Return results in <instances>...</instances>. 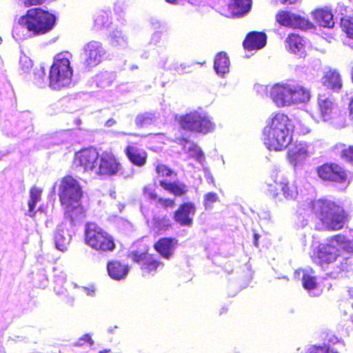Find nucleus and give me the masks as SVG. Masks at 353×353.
<instances>
[{
  "label": "nucleus",
  "instance_id": "nucleus-1",
  "mask_svg": "<svg viewBox=\"0 0 353 353\" xmlns=\"http://www.w3.org/2000/svg\"><path fill=\"white\" fill-rule=\"evenodd\" d=\"M82 188L71 176L63 177L60 182L58 195L64 210V219L70 227L81 223L85 218V210L81 205Z\"/></svg>",
  "mask_w": 353,
  "mask_h": 353
},
{
  "label": "nucleus",
  "instance_id": "nucleus-2",
  "mask_svg": "<svg viewBox=\"0 0 353 353\" xmlns=\"http://www.w3.org/2000/svg\"><path fill=\"white\" fill-rule=\"evenodd\" d=\"M294 125L284 114H276L263 129V143L270 150L282 151L292 141Z\"/></svg>",
  "mask_w": 353,
  "mask_h": 353
},
{
  "label": "nucleus",
  "instance_id": "nucleus-3",
  "mask_svg": "<svg viewBox=\"0 0 353 353\" xmlns=\"http://www.w3.org/2000/svg\"><path fill=\"white\" fill-rule=\"evenodd\" d=\"M270 97L277 107H285L307 102L310 92L300 83L289 81L274 85L270 88Z\"/></svg>",
  "mask_w": 353,
  "mask_h": 353
},
{
  "label": "nucleus",
  "instance_id": "nucleus-4",
  "mask_svg": "<svg viewBox=\"0 0 353 353\" xmlns=\"http://www.w3.org/2000/svg\"><path fill=\"white\" fill-rule=\"evenodd\" d=\"M55 21L56 17L54 14L40 8L30 9L26 16L20 18L19 26L14 28L13 36L19 28L27 29L28 31L32 32L34 35L46 34L53 28Z\"/></svg>",
  "mask_w": 353,
  "mask_h": 353
},
{
  "label": "nucleus",
  "instance_id": "nucleus-5",
  "mask_svg": "<svg viewBox=\"0 0 353 353\" xmlns=\"http://www.w3.org/2000/svg\"><path fill=\"white\" fill-rule=\"evenodd\" d=\"M341 250L347 254L353 253V242L343 235L337 234L319 245L316 255L313 260L320 265L332 263L340 255Z\"/></svg>",
  "mask_w": 353,
  "mask_h": 353
},
{
  "label": "nucleus",
  "instance_id": "nucleus-6",
  "mask_svg": "<svg viewBox=\"0 0 353 353\" xmlns=\"http://www.w3.org/2000/svg\"><path fill=\"white\" fill-rule=\"evenodd\" d=\"M312 207L327 230H337L343 227L345 214L340 205L331 201L319 199L312 202Z\"/></svg>",
  "mask_w": 353,
  "mask_h": 353
},
{
  "label": "nucleus",
  "instance_id": "nucleus-7",
  "mask_svg": "<svg viewBox=\"0 0 353 353\" xmlns=\"http://www.w3.org/2000/svg\"><path fill=\"white\" fill-rule=\"evenodd\" d=\"M69 56L68 53H61L55 56L48 76V85L51 89L59 90L73 84V70Z\"/></svg>",
  "mask_w": 353,
  "mask_h": 353
},
{
  "label": "nucleus",
  "instance_id": "nucleus-8",
  "mask_svg": "<svg viewBox=\"0 0 353 353\" xmlns=\"http://www.w3.org/2000/svg\"><path fill=\"white\" fill-rule=\"evenodd\" d=\"M317 107L319 117L323 121L336 128H342L345 125V117L330 93L322 92L319 94Z\"/></svg>",
  "mask_w": 353,
  "mask_h": 353
},
{
  "label": "nucleus",
  "instance_id": "nucleus-9",
  "mask_svg": "<svg viewBox=\"0 0 353 353\" xmlns=\"http://www.w3.org/2000/svg\"><path fill=\"white\" fill-rule=\"evenodd\" d=\"M179 123L184 130L204 134L212 132L215 127L210 117L201 108L182 116Z\"/></svg>",
  "mask_w": 353,
  "mask_h": 353
},
{
  "label": "nucleus",
  "instance_id": "nucleus-10",
  "mask_svg": "<svg viewBox=\"0 0 353 353\" xmlns=\"http://www.w3.org/2000/svg\"><path fill=\"white\" fill-rule=\"evenodd\" d=\"M275 185H270L268 190L270 195L275 202H283L286 201H294L298 196V189L294 183L290 182L283 176H277L274 180Z\"/></svg>",
  "mask_w": 353,
  "mask_h": 353
},
{
  "label": "nucleus",
  "instance_id": "nucleus-11",
  "mask_svg": "<svg viewBox=\"0 0 353 353\" xmlns=\"http://www.w3.org/2000/svg\"><path fill=\"white\" fill-rule=\"evenodd\" d=\"M106 51L103 44L97 41H90L83 47L81 59L85 69L90 70L100 64L104 59Z\"/></svg>",
  "mask_w": 353,
  "mask_h": 353
},
{
  "label": "nucleus",
  "instance_id": "nucleus-12",
  "mask_svg": "<svg viewBox=\"0 0 353 353\" xmlns=\"http://www.w3.org/2000/svg\"><path fill=\"white\" fill-rule=\"evenodd\" d=\"M99 157L96 149L85 148L75 154L74 163L76 166L82 168L84 172L95 174Z\"/></svg>",
  "mask_w": 353,
  "mask_h": 353
},
{
  "label": "nucleus",
  "instance_id": "nucleus-13",
  "mask_svg": "<svg viewBox=\"0 0 353 353\" xmlns=\"http://www.w3.org/2000/svg\"><path fill=\"white\" fill-rule=\"evenodd\" d=\"M276 19L281 26L293 28L310 30L314 27L307 19L288 11H279L276 15Z\"/></svg>",
  "mask_w": 353,
  "mask_h": 353
},
{
  "label": "nucleus",
  "instance_id": "nucleus-14",
  "mask_svg": "<svg viewBox=\"0 0 353 353\" xmlns=\"http://www.w3.org/2000/svg\"><path fill=\"white\" fill-rule=\"evenodd\" d=\"M319 176L323 180L330 181L336 183H350V179L347 178L345 171L339 165L331 163H325L319 167L317 170Z\"/></svg>",
  "mask_w": 353,
  "mask_h": 353
},
{
  "label": "nucleus",
  "instance_id": "nucleus-15",
  "mask_svg": "<svg viewBox=\"0 0 353 353\" xmlns=\"http://www.w3.org/2000/svg\"><path fill=\"white\" fill-rule=\"evenodd\" d=\"M129 257L141 266V269L144 275L155 272L160 264L159 262L152 255L149 254L147 251H132L129 254Z\"/></svg>",
  "mask_w": 353,
  "mask_h": 353
},
{
  "label": "nucleus",
  "instance_id": "nucleus-16",
  "mask_svg": "<svg viewBox=\"0 0 353 353\" xmlns=\"http://www.w3.org/2000/svg\"><path fill=\"white\" fill-rule=\"evenodd\" d=\"M121 164L114 157L109 153L100 155L95 174L112 176L117 174L121 170Z\"/></svg>",
  "mask_w": 353,
  "mask_h": 353
},
{
  "label": "nucleus",
  "instance_id": "nucleus-17",
  "mask_svg": "<svg viewBox=\"0 0 353 353\" xmlns=\"http://www.w3.org/2000/svg\"><path fill=\"white\" fill-rule=\"evenodd\" d=\"M196 213V206L192 202L181 204L174 214V220L181 226L192 227L193 217Z\"/></svg>",
  "mask_w": 353,
  "mask_h": 353
},
{
  "label": "nucleus",
  "instance_id": "nucleus-18",
  "mask_svg": "<svg viewBox=\"0 0 353 353\" xmlns=\"http://www.w3.org/2000/svg\"><path fill=\"white\" fill-rule=\"evenodd\" d=\"M314 148L312 144L306 142H296L289 150L288 157L290 161L294 165L302 162L313 154Z\"/></svg>",
  "mask_w": 353,
  "mask_h": 353
},
{
  "label": "nucleus",
  "instance_id": "nucleus-19",
  "mask_svg": "<svg viewBox=\"0 0 353 353\" xmlns=\"http://www.w3.org/2000/svg\"><path fill=\"white\" fill-rule=\"evenodd\" d=\"M294 278H301L302 285L311 296H317L321 292L316 288L314 272L312 269H300L294 272Z\"/></svg>",
  "mask_w": 353,
  "mask_h": 353
},
{
  "label": "nucleus",
  "instance_id": "nucleus-20",
  "mask_svg": "<svg viewBox=\"0 0 353 353\" xmlns=\"http://www.w3.org/2000/svg\"><path fill=\"white\" fill-rule=\"evenodd\" d=\"M252 8V0H230L223 14L228 17H241L248 14Z\"/></svg>",
  "mask_w": 353,
  "mask_h": 353
},
{
  "label": "nucleus",
  "instance_id": "nucleus-21",
  "mask_svg": "<svg viewBox=\"0 0 353 353\" xmlns=\"http://www.w3.org/2000/svg\"><path fill=\"white\" fill-rule=\"evenodd\" d=\"M72 238L71 232L66 228L65 223L59 225L54 234V243L57 250L65 252Z\"/></svg>",
  "mask_w": 353,
  "mask_h": 353
},
{
  "label": "nucleus",
  "instance_id": "nucleus-22",
  "mask_svg": "<svg viewBox=\"0 0 353 353\" xmlns=\"http://www.w3.org/2000/svg\"><path fill=\"white\" fill-rule=\"evenodd\" d=\"M176 142L182 146L183 151L190 157L195 159L201 164L203 163L205 161L204 154L196 144L186 138H177Z\"/></svg>",
  "mask_w": 353,
  "mask_h": 353
},
{
  "label": "nucleus",
  "instance_id": "nucleus-23",
  "mask_svg": "<svg viewBox=\"0 0 353 353\" xmlns=\"http://www.w3.org/2000/svg\"><path fill=\"white\" fill-rule=\"evenodd\" d=\"M267 37L263 32H251L243 41V46L245 49L259 50L263 48L266 45Z\"/></svg>",
  "mask_w": 353,
  "mask_h": 353
},
{
  "label": "nucleus",
  "instance_id": "nucleus-24",
  "mask_svg": "<svg viewBox=\"0 0 353 353\" xmlns=\"http://www.w3.org/2000/svg\"><path fill=\"white\" fill-rule=\"evenodd\" d=\"M177 240L172 238H162L155 243L156 250L165 259H170L175 250Z\"/></svg>",
  "mask_w": 353,
  "mask_h": 353
},
{
  "label": "nucleus",
  "instance_id": "nucleus-25",
  "mask_svg": "<svg viewBox=\"0 0 353 353\" xmlns=\"http://www.w3.org/2000/svg\"><path fill=\"white\" fill-rule=\"evenodd\" d=\"M104 230L99 227L96 223H88L85 229V241L87 245L92 248L97 247V241L101 238V234Z\"/></svg>",
  "mask_w": 353,
  "mask_h": 353
},
{
  "label": "nucleus",
  "instance_id": "nucleus-26",
  "mask_svg": "<svg viewBox=\"0 0 353 353\" xmlns=\"http://www.w3.org/2000/svg\"><path fill=\"white\" fill-rule=\"evenodd\" d=\"M109 276L114 280L124 279L128 274V267L118 261H110L107 265Z\"/></svg>",
  "mask_w": 353,
  "mask_h": 353
},
{
  "label": "nucleus",
  "instance_id": "nucleus-27",
  "mask_svg": "<svg viewBox=\"0 0 353 353\" xmlns=\"http://www.w3.org/2000/svg\"><path fill=\"white\" fill-rule=\"evenodd\" d=\"M30 121H27L26 123L24 121H19L18 123H15V119L5 120L1 123L2 131L8 136H16L19 134L23 130L27 129Z\"/></svg>",
  "mask_w": 353,
  "mask_h": 353
},
{
  "label": "nucleus",
  "instance_id": "nucleus-28",
  "mask_svg": "<svg viewBox=\"0 0 353 353\" xmlns=\"http://www.w3.org/2000/svg\"><path fill=\"white\" fill-rule=\"evenodd\" d=\"M286 47L292 53L301 56L305 52V41L296 34H290L286 39Z\"/></svg>",
  "mask_w": 353,
  "mask_h": 353
},
{
  "label": "nucleus",
  "instance_id": "nucleus-29",
  "mask_svg": "<svg viewBox=\"0 0 353 353\" xmlns=\"http://www.w3.org/2000/svg\"><path fill=\"white\" fill-rule=\"evenodd\" d=\"M323 85L329 89L338 91L342 87V81L339 73L335 70L326 72L322 78Z\"/></svg>",
  "mask_w": 353,
  "mask_h": 353
},
{
  "label": "nucleus",
  "instance_id": "nucleus-30",
  "mask_svg": "<svg viewBox=\"0 0 353 353\" xmlns=\"http://www.w3.org/2000/svg\"><path fill=\"white\" fill-rule=\"evenodd\" d=\"M125 151L128 158L134 165L142 167L145 164L147 154L143 150L133 146H128Z\"/></svg>",
  "mask_w": 353,
  "mask_h": 353
},
{
  "label": "nucleus",
  "instance_id": "nucleus-31",
  "mask_svg": "<svg viewBox=\"0 0 353 353\" xmlns=\"http://www.w3.org/2000/svg\"><path fill=\"white\" fill-rule=\"evenodd\" d=\"M159 183L164 190L176 196H181L188 191V186L179 181L168 182L166 180H161Z\"/></svg>",
  "mask_w": 353,
  "mask_h": 353
},
{
  "label": "nucleus",
  "instance_id": "nucleus-32",
  "mask_svg": "<svg viewBox=\"0 0 353 353\" xmlns=\"http://www.w3.org/2000/svg\"><path fill=\"white\" fill-rule=\"evenodd\" d=\"M314 19L321 26L325 28H332L334 25L333 14L327 9H319L313 12Z\"/></svg>",
  "mask_w": 353,
  "mask_h": 353
},
{
  "label": "nucleus",
  "instance_id": "nucleus-33",
  "mask_svg": "<svg viewBox=\"0 0 353 353\" xmlns=\"http://www.w3.org/2000/svg\"><path fill=\"white\" fill-rule=\"evenodd\" d=\"M230 61L225 52L218 53L214 61V68L216 74L221 77L229 72Z\"/></svg>",
  "mask_w": 353,
  "mask_h": 353
},
{
  "label": "nucleus",
  "instance_id": "nucleus-34",
  "mask_svg": "<svg viewBox=\"0 0 353 353\" xmlns=\"http://www.w3.org/2000/svg\"><path fill=\"white\" fill-rule=\"evenodd\" d=\"M116 73L109 71H101L94 77V81L99 88H105L110 86L115 81Z\"/></svg>",
  "mask_w": 353,
  "mask_h": 353
},
{
  "label": "nucleus",
  "instance_id": "nucleus-35",
  "mask_svg": "<svg viewBox=\"0 0 353 353\" xmlns=\"http://www.w3.org/2000/svg\"><path fill=\"white\" fill-rule=\"evenodd\" d=\"M110 42L112 46L125 48L128 45V37L121 30L117 28L110 33Z\"/></svg>",
  "mask_w": 353,
  "mask_h": 353
},
{
  "label": "nucleus",
  "instance_id": "nucleus-36",
  "mask_svg": "<svg viewBox=\"0 0 353 353\" xmlns=\"http://www.w3.org/2000/svg\"><path fill=\"white\" fill-rule=\"evenodd\" d=\"M97 244L99 245L94 249L101 252L112 251L115 248L112 237L105 231L97 241Z\"/></svg>",
  "mask_w": 353,
  "mask_h": 353
},
{
  "label": "nucleus",
  "instance_id": "nucleus-37",
  "mask_svg": "<svg viewBox=\"0 0 353 353\" xmlns=\"http://www.w3.org/2000/svg\"><path fill=\"white\" fill-rule=\"evenodd\" d=\"M41 190L37 187H32L30 192V200L28 201V211L26 215L33 217L35 214L34 208L37 203L41 200Z\"/></svg>",
  "mask_w": 353,
  "mask_h": 353
},
{
  "label": "nucleus",
  "instance_id": "nucleus-38",
  "mask_svg": "<svg viewBox=\"0 0 353 353\" xmlns=\"http://www.w3.org/2000/svg\"><path fill=\"white\" fill-rule=\"evenodd\" d=\"M341 26L342 30L346 33L348 39L353 41V19L341 18ZM344 43L347 44L353 48V41H344Z\"/></svg>",
  "mask_w": 353,
  "mask_h": 353
},
{
  "label": "nucleus",
  "instance_id": "nucleus-39",
  "mask_svg": "<svg viewBox=\"0 0 353 353\" xmlns=\"http://www.w3.org/2000/svg\"><path fill=\"white\" fill-rule=\"evenodd\" d=\"M34 83L40 88H43L47 85L46 72L44 68L40 65L34 70Z\"/></svg>",
  "mask_w": 353,
  "mask_h": 353
},
{
  "label": "nucleus",
  "instance_id": "nucleus-40",
  "mask_svg": "<svg viewBox=\"0 0 353 353\" xmlns=\"http://www.w3.org/2000/svg\"><path fill=\"white\" fill-rule=\"evenodd\" d=\"M336 150L341 154L343 159L353 164V146L346 147L345 145L339 144L336 146Z\"/></svg>",
  "mask_w": 353,
  "mask_h": 353
},
{
  "label": "nucleus",
  "instance_id": "nucleus-41",
  "mask_svg": "<svg viewBox=\"0 0 353 353\" xmlns=\"http://www.w3.org/2000/svg\"><path fill=\"white\" fill-rule=\"evenodd\" d=\"M154 121V114L149 112L139 114L135 119V123L139 128L148 126L152 124Z\"/></svg>",
  "mask_w": 353,
  "mask_h": 353
},
{
  "label": "nucleus",
  "instance_id": "nucleus-42",
  "mask_svg": "<svg viewBox=\"0 0 353 353\" xmlns=\"http://www.w3.org/2000/svg\"><path fill=\"white\" fill-rule=\"evenodd\" d=\"M170 226V221L166 217H155L153 219V228L157 232L165 231Z\"/></svg>",
  "mask_w": 353,
  "mask_h": 353
},
{
  "label": "nucleus",
  "instance_id": "nucleus-43",
  "mask_svg": "<svg viewBox=\"0 0 353 353\" xmlns=\"http://www.w3.org/2000/svg\"><path fill=\"white\" fill-rule=\"evenodd\" d=\"M110 23L109 16L105 12L99 13L94 19V26L97 29H102L109 26Z\"/></svg>",
  "mask_w": 353,
  "mask_h": 353
},
{
  "label": "nucleus",
  "instance_id": "nucleus-44",
  "mask_svg": "<svg viewBox=\"0 0 353 353\" xmlns=\"http://www.w3.org/2000/svg\"><path fill=\"white\" fill-rule=\"evenodd\" d=\"M219 196L215 192H208L203 196V205L206 210L212 208V204L219 201Z\"/></svg>",
  "mask_w": 353,
  "mask_h": 353
},
{
  "label": "nucleus",
  "instance_id": "nucleus-45",
  "mask_svg": "<svg viewBox=\"0 0 353 353\" xmlns=\"http://www.w3.org/2000/svg\"><path fill=\"white\" fill-rule=\"evenodd\" d=\"M192 64H186L184 63H175L173 65L174 70H175L179 74H183L185 73H188V72H192Z\"/></svg>",
  "mask_w": 353,
  "mask_h": 353
},
{
  "label": "nucleus",
  "instance_id": "nucleus-46",
  "mask_svg": "<svg viewBox=\"0 0 353 353\" xmlns=\"http://www.w3.org/2000/svg\"><path fill=\"white\" fill-rule=\"evenodd\" d=\"M305 353H339L334 348L313 346L307 350Z\"/></svg>",
  "mask_w": 353,
  "mask_h": 353
},
{
  "label": "nucleus",
  "instance_id": "nucleus-47",
  "mask_svg": "<svg viewBox=\"0 0 353 353\" xmlns=\"http://www.w3.org/2000/svg\"><path fill=\"white\" fill-rule=\"evenodd\" d=\"M19 64L21 69L24 72H29L32 67V60L26 56H23L20 58Z\"/></svg>",
  "mask_w": 353,
  "mask_h": 353
},
{
  "label": "nucleus",
  "instance_id": "nucleus-48",
  "mask_svg": "<svg viewBox=\"0 0 353 353\" xmlns=\"http://www.w3.org/2000/svg\"><path fill=\"white\" fill-rule=\"evenodd\" d=\"M157 174L161 176H170L173 171L165 165H158L156 168Z\"/></svg>",
  "mask_w": 353,
  "mask_h": 353
},
{
  "label": "nucleus",
  "instance_id": "nucleus-49",
  "mask_svg": "<svg viewBox=\"0 0 353 353\" xmlns=\"http://www.w3.org/2000/svg\"><path fill=\"white\" fill-rule=\"evenodd\" d=\"M143 195L145 197L150 199L151 200H156L157 199V194L153 191V190L150 187H144L143 190Z\"/></svg>",
  "mask_w": 353,
  "mask_h": 353
},
{
  "label": "nucleus",
  "instance_id": "nucleus-50",
  "mask_svg": "<svg viewBox=\"0 0 353 353\" xmlns=\"http://www.w3.org/2000/svg\"><path fill=\"white\" fill-rule=\"evenodd\" d=\"M158 203L164 208H172L174 205V201L170 199L158 198Z\"/></svg>",
  "mask_w": 353,
  "mask_h": 353
},
{
  "label": "nucleus",
  "instance_id": "nucleus-51",
  "mask_svg": "<svg viewBox=\"0 0 353 353\" xmlns=\"http://www.w3.org/2000/svg\"><path fill=\"white\" fill-rule=\"evenodd\" d=\"M162 33L160 31L154 32L151 37L150 43L157 45L161 40Z\"/></svg>",
  "mask_w": 353,
  "mask_h": 353
},
{
  "label": "nucleus",
  "instance_id": "nucleus-52",
  "mask_svg": "<svg viewBox=\"0 0 353 353\" xmlns=\"http://www.w3.org/2000/svg\"><path fill=\"white\" fill-rule=\"evenodd\" d=\"M85 342H88L90 345L94 343V341L92 340L89 334H85L79 339V341L77 342V345H82Z\"/></svg>",
  "mask_w": 353,
  "mask_h": 353
},
{
  "label": "nucleus",
  "instance_id": "nucleus-53",
  "mask_svg": "<svg viewBox=\"0 0 353 353\" xmlns=\"http://www.w3.org/2000/svg\"><path fill=\"white\" fill-rule=\"evenodd\" d=\"M45 0H23V3L26 6H30L32 5L41 4Z\"/></svg>",
  "mask_w": 353,
  "mask_h": 353
},
{
  "label": "nucleus",
  "instance_id": "nucleus-54",
  "mask_svg": "<svg viewBox=\"0 0 353 353\" xmlns=\"http://www.w3.org/2000/svg\"><path fill=\"white\" fill-rule=\"evenodd\" d=\"M150 24L154 29H159L162 26L161 21L154 18L150 19Z\"/></svg>",
  "mask_w": 353,
  "mask_h": 353
},
{
  "label": "nucleus",
  "instance_id": "nucleus-55",
  "mask_svg": "<svg viewBox=\"0 0 353 353\" xmlns=\"http://www.w3.org/2000/svg\"><path fill=\"white\" fill-rule=\"evenodd\" d=\"M83 291L88 296H93L94 295V290L93 288H82Z\"/></svg>",
  "mask_w": 353,
  "mask_h": 353
},
{
  "label": "nucleus",
  "instance_id": "nucleus-56",
  "mask_svg": "<svg viewBox=\"0 0 353 353\" xmlns=\"http://www.w3.org/2000/svg\"><path fill=\"white\" fill-rule=\"evenodd\" d=\"M277 2H280L282 4L290 5L299 2L300 0H275Z\"/></svg>",
  "mask_w": 353,
  "mask_h": 353
},
{
  "label": "nucleus",
  "instance_id": "nucleus-57",
  "mask_svg": "<svg viewBox=\"0 0 353 353\" xmlns=\"http://www.w3.org/2000/svg\"><path fill=\"white\" fill-rule=\"evenodd\" d=\"M349 109H350V117L351 121H353V97L351 98L350 103H349Z\"/></svg>",
  "mask_w": 353,
  "mask_h": 353
},
{
  "label": "nucleus",
  "instance_id": "nucleus-58",
  "mask_svg": "<svg viewBox=\"0 0 353 353\" xmlns=\"http://www.w3.org/2000/svg\"><path fill=\"white\" fill-rule=\"evenodd\" d=\"M116 123L117 122L114 119H110L105 122V125L108 128H110L116 124Z\"/></svg>",
  "mask_w": 353,
  "mask_h": 353
},
{
  "label": "nucleus",
  "instance_id": "nucleus-59",
  "mask_svg": "<svg viewBox=\"0 0 353 353\" xmlns=\"http://www.w3.org/2000/svg\"><path fill=\"white\" fill-rule=\"evenodd\" d=\"M168 3L174 5L180 4L183 2V0H165Z\"/></svg>",
  "mask_w": 353,
  "mask_h": 353
},
{
  "label": "nucleus",
  "instance_id": "nucleus-60",
  "mask_svg": "<svg viewBox=\"0 0 353 353\" xmlns=\"http://www.w3.org/2000/svg\"><path fill=\"white\" fill-rule=\"evenodd\" d=\"M259 235L257 234H254V245L256 246V247H258V241H259Z\"/></svg>",
  "mask_w": 353,
  "mask_h": 353
},
{
  "label": "nucleus",
  "instance_id": "nucleus-61",
  "mask_svg": "<svg viewBox=\"0 0 353 353\" xmlns=\"http://www.w3.org/2000/svg\"><path fill=\"white\" fill-rule=\"evenodd\" d=\"M8 154V151L4 150H1L0 151V160L1 159V158L4 156H6V154Z\"/></svg>",
  "mask_w": 353,
  "mask_h": 353
},
{
  "label": "nucleus",
  "instance_id": "nucleus-62",
  "mask_svg": "<svg viewBox=\"0 0 353 353\" xmlns=\"http://www.w3.org/2000/svg\"><path fill=\"white\" fill-rule=\"evenodd\" d=\"M117 326H114V327H110L108 330V332L109 333H111L112 334L114 332V329H117Z\"/></svg>",
  "mask_w": 353,
  "mask_h": 353
},
{
  "label": "nucleus",
  "instance_id": "nucleus-63",
  "mask_svg": "<svg viewBox=\"0 0 353 353\" xmlns=\"http://www.w3.org/2000/svg\"><path fill=\"white\" fill-rule=\"evenodd\" d=\"M302 132L303 134H307L308 132H310V129L307 127H305L303 130H302Z\"/></svg>",
  "mask_w": 353,
  "mask_h": 353
},
{
  "label": "nucleus",
  "instance_id": "nucleus-64",
  "mask_svg": "<svg viewBox=\"0 0 353 353\" xmlns=\"http://www.w3.org/2000/svg\"><path fill=\"white\" fill-rule=\"evenodd\" d=\"M109 352H110V349H105V350L99 351V353H109Z\"/></svg>",
  "mask_w": 353,
  "mask_h": 353
}]
</instances>
